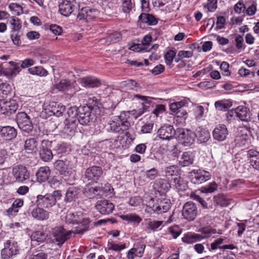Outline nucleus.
Here are the masks:
<instances>
[{
  "label": "nucleus",
  "mask_w": 259,
  "mask_h": 259,
  "mask_svg": "<svg viewBox=\"0 0 259 259\" xmlns=\"http://www.w3.org/2000/svg\"><path fill=\"white\" fill-rule=\"evenodd\" d=\"M12 173L16 180L18 182L23 183L29 178V172L27 167L23 165H17L14 166Z\"/></svg>",
  "instance_id": "9"
},
{
  "label": "nucleus",
  "mask_w": 259,
  "mask_h": 259,
  "mask_svg": "<svg viewBox=\"0 0 259 259\" xmlns=\"http://www.w3.org/2000/svg\"><path fill=\"white\" fill-rule=\"evenodd\" d=\"M224 239L223 238H219L214 241L210 244V249L211 250H215L218 248H222V246H220L224 242Z\"/></svg>",
  "instance_id": "55"
},
{
  "label": "nucleus",
  "mask_w": 259,
  "mask_h": 259,
  "mask_svg": "<svg viewBox=\"0 0 259 259\" xmlns=\"http://www.w3.org/2000/svg\"><path fill=\"white\" fill-rule=\"evenodd\" d=\"M122 11L124 13H129L135 6L134 0H120Z\"/></svg>",
  "instance_id": "38"
},
{
  "label": "nucleus",
  "mask_w": 259,
  "mask_h": 259,
  "mask_svg": "<svg viewBox=\"0 0 259 259\" xmlns=\"http://www.w3.org/2000/svg\"><path fill=\"white\" fill-rule=\"evenodd\" d=\"M110 130L114 133H121L120 123L113 120H110L109 122Z\"/></svg>",
  "instance_id": "51"
},
{
  "label": "nucleus",
  "mask_w": 259,
  "mask_h": 259,
  "mask_svg": "<svg viewBox=\"0 0 259 259\" xmlns=\"http://www.w3.org/2000/svg\"><path fill=\"white\" fill-rule=\"evenodd\" d=\"M158 137L162 140H169L175 135V130L172 125L161 127L157 132Z\"/></svg>",
  "instance_id": "18"
},
{
  "label": "nucleus",
  "mask_w": 259,
  "mask_h": 259,
  "mask_svg": "<svg viewBox=\"0 0 259 259\" xmlns=\"http://www.w3.org/2000/svg\"><path fill=\"white\" fill-rule=\"evenodd\" d=\"M146 245L144 244H140L136 248L131 249L128 252L127 257L128 258H134L133 254L138 257L142 256L144 253Z\"/></svg>",
  "instance_id": "31"
},
{
  "label": "nucleus",
  "mask_w": 259,
  "mask_h": 259,
  "mask_svg": "<svg viewBox=\"0 0 259 259\" xmlns=\"http://www.w3.org/2000/svg\"><path fill=\"white\" fill-rule=\"evenodd\" d=\"M18 108V105L15 100H0V114L9 116L15 113Z\"/></svg>",
  "instance_id": "8"
},
{
  "label": "nucleus",
  "mask_w": 259,
  "mask_h": 259,
  "mask_svg": "<svg viewBox=\"0 0 259 259\" xmlns=\"http://www.w3.org/2000/svg\"><path fill=\"white\" fill-rule=\"evenodd\" d=\"M54 167L60 175L68 177L73 173L71 162L67 159L57 160L54 163Z\"/></svg>",
  "instance_id": "3"
},
{
  "label": "nucleus",
  "mask_w": 259,
  "mask_h": 259,
  "mask_svg": "<svg viewBox=\"0 0 259 259\" xmlns=\"http://www.w3.org/2000/svg\"><path fill=\"white\" fill-rule=\"evenodd\" d=\"M174 186L178 190L184 191L187 188L186 182L181 177H178L173 179Z\"/></svg>",
  "instance_id": "44"
},
{
  "label": "nucleus",
  "mask_w": 259,
  "mask_h": 259,
  "mask_svg": "<svg viewBox=\"0 0 259 259\" xmlns=\"http://www.w3.org/2000/svg\"><path fill=\"white\" fill-rule=\"evenodd\" d=\"M145 221L146 222V230L147 231H156L163 223L162 221H155L151 219H146Z\"/></svg>",
  "instance_id": "35"
},
{
  "label": "nucleus",
  "mask_w": 259,
  "mask_h": 259,
  "mask_svg": "<svg viewBox=\"0 0 259 259\" xmlns=\"http://www.w3.org/2000/svg\"><path fill=\"white\" fill-rule=\"evenodd\" d=\"M193 157L192 154L186 152H184L179 160V164L182 166H187L193 163Z\"/></svg>",
  "instance_id": "34"
},
{
  "label": "nucleus",
  "mask_w": 259,
  "mask_h": 259,
  "mask_svg": "<svg viewBox=\"0 0 259 259\" xmlns=\"http://www.w3.org/2000/svg\"><path fill=\"white\" fill-rule=\"evenodd\" d=\"M176 56V53L174 51H169L164 55L165 63L167 65H170L172 63L174 58Z\"/></svg>",
  "instance_id": "52"
},
{
  "label": "nucleus",
  "mask_w": 259,
  "mask_h": 259,
  "mask_svg": "<svg viewBox=\"0 0 259 259\" xmlns=\"http://www.w3.org/2000/svg\"><path fill=\"white\" fill-rule=\"evenodd\" d=\"M9 8L14 15L19 16L23 13L22 7L16 3H11Z\"/></svg>",
  "instance_id": "48"
},
{
  "label": "nucleus",
  "mask_w": 259,
  "mask_h": 259,
  "mask_svg": "<svg viewBox=\"0 0 259 259\" xmlns=\"http://www.w3.org/2000/svg\"><path fill=\"white\" fill-rule=\"evenodd\" d=\"M12 27V31L15 32L19 30L21 27V23L19 18L15 16H12L9 20Z\"/></svg>",
  "instance_id": "45"
},
{
  "label": "nucleus",
  "mask_w": 259,
  "mask_h": 259,
  "mask_svg": "<svg viewBox=\"0 0 259 259\" xmlns=\"http://www.w3.org/2000/svg\"><path fill=\"white\" fill-rule=\"evenodd\" d=\"M213 200L214 203L223 207L228 206L230 203L231 201V199L227 198L223 194H219L214 196L213 198Z\"/></svg>",
  "instance_id": "37"
},
{
  "label": "nucleus",
  "mask_w": 259,
  "mask_h": 259,
  "mask_svg": "<svg viewBox=\"0 0 259 259\" xmlns=\"http://www.w3.org/2000/svg\"><path fill=\"white\" fill-rule=\"evenodd\" d=\"M80 83L82 86L87 88H96L100 85V81L92 76H87L80 78Z\"/></svg>",
  "instance_id": "24"
},
{
  "label": "nucleus",
  "mask_w": 259,
  "mask_h": 259,
  "mask_svg": "<svg viewBox=\"0 0 259 259\" xmlns=\"http://www.w3.org/2000/svg\"><path fill=\"white\" fill-rule=\"evenodd\" d=\"M16 120L20 130L27 134L30 133L33 130L32 123L25 112H19L17 115Z\"/></svg>",
  "instance_id": "4"
},
{
  "label": "nucleus",
  "mask_w": 259,
  "mask_h": 259,
  "mask_svg": "<svg viewBox=\"0 0 259 259\" xmlns=\"http://www.w3.org/2000/svg\"><path fill=\"white\" fill-rule=\"evenodd\" d=\"M235 41L236 42L235 46L237 50H239V52L241 50L245 48V44L244 43L243 37L240 35H236L235 37Z\"/></svg>",
  "instance_id": "50"
},
{
  "label": "nucleus",
  "mask_w": 259,
  "mask_h": 259,
  "mask_svg": "<svg viewBox=\"0 0 259 259\" xmlns=\"http://www.w3.org/2000/svg\"><path fill=\"white\" fill-rule=\"evenodd\" d=\"M19 251L20 247L17 242L8 240L4 243V248L1 251L2 256L4 259H9L18 254Z\"/></svg>",
  "instance_id": "2"
},
{
  "label": "nucleus",
  "mask_w": 259,
  "mask_h": 259,
  "mask_svg": "<svg viewBox=\"0 0 259 259\" xmlns=\"http://www.w3.org/2000/svg\"><path fill=\"white\" fill-rule=\"evenodd\" d=\"M256 11V5L255 3L251 5L246 10V13L248 16H251L255 14Z\"/></svg>",
  "instance_id": "64"
},
{
  "label": "nucleus",
  "mask_w": 259,
  "mask_h": 259,
  "mask_svg": "<svg viewBox=\"0 0 259 259\" xmlns=\"http://www.w3.org/2000/svg\"><path fill=\"white\" fill-rule=\"evenodd\" d=\"M228 115L230 116L235 115L242 121H248L250 118L249 110L243 106H238L234 110L230 111Z\"/></svg>",
  "instance_id": "13"
},
{
  "label": "nucleus",
  "mask_w": 259,
  "mask_h": 259,
  "mask_svg": "<svg viewBox=\"0 0 259 259\" xmlns=\"http://www.w3.org/2000/svg\"><path fill=\"white\" fill-rule=\"evenodd\" d=\"M96 11L93 10L89 7L82 8L77 15V18L79 20H85L86 21L93 20L96 17Z\"/></svg>",
  "instance_id": "21"
},
{
  "label": "nucleus",
  "mask_w": 259,
  "mask_h": 259,
  "mask_svg": "<svg viewBox=\"0 0 259 259\" xmlns=\"http://www.w3.org/2000/svg\"><path fill=\"white\" fill-rule=\"evenodd\" d=\"M158 175V171L155 168H152L148 170L146 172V176L147 178L150 180H153Z\"/></svg>",
  "instance_id": "56"
},
{
  "label": "nucleus",
  "mask_w": 259,
  "mask_h": 259,
  "mask_svg": "<svg viewBox=\"0 0 259 259\" xmlns=\"http://www.w3.org/2000/svg\"><path fill=\"white\" fill-rule=\"evenodd\" d=\"M86 229L84 228L81 230L76 229L74 231H67L63 226H56L52 229L51 235L54 238L58 245H62L70 237L72 233L82 234Z\"/></svg>",
  "instance_id": "1"
},
{
  "label": "nucleus",
  "mask_w": 259,
  "mask_h": 259,
  "mask_svg": "<svg viewBox=\"0 0 259 259\" xmlns=\"http://www.w3.org/2000/svg\"><path fill=\"white\" fill-rule=\"evenodd\" d=\"M52 106V112L56 116L59 117L62 116L63 112L65 111V106H60L56 103H54Z\"/></svg>",
  "instance_id": "47"
},
{
  "label": "nucleus",
  "mask_w": 259,
  "mask_h": 259,
  "mask_svg": "<svg viewBox=\"0 0 259 259\" xmlns=\"http://www.w3.org/2000/svg\"><path fill=\"white\" fill-rule=\"evenodd\" d=\"M51 175V170L48 166L40 167L36 174V178L38 181L44 182L47 181Z\"/></svg>",
  "instance_id": "26"
},
{
  "label": "nucleus",
  "mask_w": 259,
  "mask_h": 259,
  "mask_svg": "<svg viewBox=\"0 0 259 259\" xmlns=\"http://www.w3.org/2000/svg\"><path fill=\"white\" fill-rule=\"evenodd\" d=\"M94 191L95 189L94 187L87 186V187L84 189V193L87 197H88L89 198H92L94 197Z\"/></svg>",
  "instance_id": "63"
},
{
  "label": "nucleus",
  "mask_w": 259,
  "mask_h": 259,
  "mask_svg": "<svg viewBox=\"0 0 259 259\" xmlns=\"http://www.w3.org/2000/svg\"><path fill=\"white\" fill-rule=\"evenodd\" d=\"M247 155L250 165L254 168L259 170V152L251 149L248 151Z\"/></svg>",
  "instance_id": "25"
},
{
  "label": "nucleus",
  "mask_w": 259,
  "mask_h": 259,
  "mask_svg": "<svg viewBox=\"0 0 259 259\" xmlns=\"http://www.w3.org/2000/svg\"><path fill=\"white\" fill-rule=\"evenodd\" d=\"M55 88L62 92H66L72 88L70 81L68 79H61L54 85Z\"/></svg>",
  "instance_id": "30"
},
{
  "label": "nucleus",
  "mask_w": 259,
  "mask_h": 259,
  "mask_svg": "<svg viewBox=\"0 0 259 259\" xmlns=\"http://www.w3.org/2000/svg\"><path fill=\"white\" fill-rule=\"evenodd\" d=\"M2 137L6 141H10L16 137V130L13 127L7 126L3 127L0 132Z\"/></svg>",
  "instance_id": "22"
},
{
  "label": "nucleus",
  "mask_w": 259,
  "mask_h": 259,
  "mask_svg": "<svg viewBox=\"0 0 259 259\" xmlns=\"http://www.w3.org/2000/svg\"><path fill=\"white\" fill-rule=\"evenodd\" d=\"M197 212L195 204L192 202H188L183 206L182 215L185 219L191 221L195 219Z\"/></svg>",
  "instance_id": "10"
},
{
  "label": "nucleus",
  "mask_w": 259,
  "mask_h": 259,
  "mask_svg": "<svg viewBox=\"0 0 259 259\" xmlns=\"http://www.w3.org/2000/svg\"><path fill=\"white\" fill-rule=\"evenodd\" d=\"M65 222L68 224H75V213L68 212L65 217Z\"/></svg>",
  "instance_id": "59"
},
{
  "label": "nucleus",
  "mask_w": 259,
  "mask_h": 259,
  "mask_svg": "<svg viewBox=\"0 0 259 259\" xmlns=\"http://www.w3.org/2000/svg\"><path fill=\"white\" fill-rule=\"evenodd\" d=\"M203 239L209 237L211 235L217 233V230L210 227H203L199 230Z\"/></svg>",
  "instance_id": "46"
},
{
  "label": "nucleus",
  "mask_w": 259,
  "mask_h": 259,
  "mask_svg": "<svg viewBox=\"0 0 259 259\" xmlns=\"http://www.w3.org/2000/svg\"><path fill=\"white\" fill-rule=\"evenodd\" d=\"M246 7L242 2L239 1L234 6V11L238 14H240L245 10Z\"/></svg>",
  "instance_id": "58"
},
{
  "label": "nucleus",
  "mask_w": 259,
  "mask_h": 259,
  "mask_svg": "<svg viewBox=\"0 0 259 259\" xmlns=\"http://www.w3.org/2000/svg\"><path fill=\"white\" fill-rule=\"evenodd\" d=\"M95 206L96 209L102 214H108L111 213L114 208V205L107 200L98 201Z\"/></svg>",
  "instance_id": "15"
},
{
  "label": "nucleus",
  "mask_w": 259,
  "mask_h": 259,
  "mask_svg": "<svg viewBox=\"0 0 259 259\" xmlns=\"http://www.w3.org/2000/svg\"><path fill=\"white\" fill-rule=\"evenodd\" d=\"M195 250L199 254L202 253L203 252H207L210 251L211 249L209 246V244L206 242H204L202 243H197L194 246Z\"/></svg>",
  "instance_id": "42"
},
{
  "label": "nucleus",
  "mask_w": 259,
  "mask_h": 259,
  "mask_svg": "<svg viewBox=\"0 0 259 259\" xmlns=\"http://www.w3.org/2000/svg\"><path fill=\"white\" fill-rule=\"evenodd\" d=\"M90 223V219L86 214L83 213L81 211L75 213V224H81L84 226V227L81 228V229L85 228L86 229L85 231H87V229L85 226L89 225ZM80 230H81V229Z\"/></svg>",
  "instance_id": "27"
},
{
  "label": "nucleus",
  "mask_w": 259,
  "mask_h": 259,
  "mask_svg": "<svg viewBox=\"0 0 259 259\" xmlns=\"http://www.w3.org/2000/svg\"><path fill=\"white\" fill-rule=\"evenodd\" d=\"M228 135V131L224 124L217 126L212 132L213 138L218 141H224Z\"/></svg>",
  "instance_id": "19"
},
{
  "label": "nucleus",
  "mask_w": 259,
  "mask_h": 259,
  "mask_svg": "<svg viewBox=\"0 0 259 259\" xmlns=\"http://www.w3.org/2000/svg\"><path fill=\"white\" fill-rule=\"evenodd\" d=\"M75 0H64L59 5V11L65 16H69L73 11Z\"/></svg>",
  "instance_id": "17"
},
{
  "label": "nucleus",
  "mask_w": 259,
  "mask_h": 259,
  "mask_svg": "<svg viewBox=\"0 0 259 259\" xmlns=\"http://www.w3.org/2000/svg\"><path fill=\"white\" fill-rule=\"evenodd\" d=\"M141 201L142 199L139 196H135L130 199L128 204L132 206H137L140 205Z\"/></svg>",
  "instance_id": "57"
},
{
  "label": "nucleus",
  "mask_w": 259,
  "mask_h": 259,
  "mask_svg": "<svg viewBox=\"0 0 259 259\" xmlns=\"http://www.w3.org/2000/svg\"><path fill=\"white\" fill-rule=\"evenodd\" d=\"M143 23H146L148 25H155L157 23V20L152 15L143 13L139 17Z\"/></svg>",
  "instance_id": "32"
},
{
  "label": "nucleus",
  "mask_w": 259,
  "mask_h": 259,
  "mask_svg": "<svg viewBox=\"0 0 259 259\" xmlns=\"http://www.w3.org/2000/svg\"><path fill=\"white\" fill-rule=\"evenodd\" d=\"M24 148L28 153L35 152L37 150V142L34 138H29L25 141Z\"/></svg>",
  "instance_id": "29"
},
{
  "label": "nucleus",
  "mask_w": 259,
  "mask_h": 259,
  "mask_svg": "<svg viewBox=\"0 0 259 259\" xmlns=\"http://www.w3.org/2000/svg\"><path fill=\"white\" fill-rule=\"evenodd\" d=\"M28 72L32 75H35L40 76H46L48 74V71L41 66H36L29 68L28 69Z\"/></svg>",
  "instance_id": "39"
},
{
  "label": "nucleus",
  "mask_w": 259,
  "mask_h": 259,
  "mask_svg": "<svg viewBox=\"0 0 259 259\" xmlns=\"http://www.w3.org/2000/svg\"><path fill=\"white\" fill-rule=\"evenodd\" d=\"M34 64V61L32 59H26L22 61L21 67L25 68Z\"/></svg>",
  "instance_id": "62"
},
{
  "label": "nucleus",
  "mask_w": 259,
  "mask_h": 259,
  "mask_svg": "<svg viewBox=\"0 0 259 259\" xmlns=\"http://www.w3.org/2000/svg\"><path fill=\"white\" fill-rule=\"evenodd\" d=\"M102 190V195L103 194L109 195L112 193L113 191V189L111 187V186L109 184H106L104 185V187H102L101 188Z\"/></svg>",
  "instance_id": "61"
},
{
  "label": "nucleus",
  "mask_w": 259,
  "mask_h": 259,
  "mask_svg": "<svg viewBox=\"0 0 259 259\" xmlns=\"http://www.w3.org/2000/svg\"><path fill=\"white\" fill-rule=\"evenodd\" d=\"M198 140L200 143H205L208 141L210 138V134L209 132L204 129H200L196 134Z\"/></svg>",
  "instance_id": "43"
},
{
  "label": "nucleus",
  "mask_w": 259,
  "mask_h": 259,
  "mask_svg": "<svg viewBox=\"0 0 259 259\" xmlns=\"http://www.w3.org/2000/svg\"><path fill=\"white\" fill-rule=\"evenodd\" d=\"M165 172L167 176H176L178 174V168L176 165H171L166 167Z\"/></svg>",
  "instance_id": "53"
},
{
  "label": "nucleus",
  "mask_w": 259,
  "mask_h": 259,
  "mask_svg": "<svg viewBox=\"0 0 259 259\" xmlns=\"http://www.w3.org/2000/svg\"><path fill=\"white\" fill-rule=\"evenodd\" d=\"M171 207V202L169 199H158L156 203L151 207L152 210L157 213H161L167 212Z\"/></svg>",
  "instance_id": "16"
},
{
  "label": "nucleus",
  "mask_w": 259,
  "mask_h": 259,
  "mask_svg": "<svg viewBox=\"0 0 259 259\" xmlns=\"http://www.w3.org/2000/svg\"><path fill=\"white\" fill-rule=\"evenodd\" d=\"M214 106L215 108L220 111H226L232 106V103L229 100H221L215 102Z\"/></svg>",
  "instance_id": "41"
},
{
  "label": "nucleus",
  "mask_w": 259,
  "mask_h": 259,
  "mask_svg": "<svg viewBox=\"0 0 259 259\" xmlns=\"http://www.w3.org/2000/svg\"><path fill=\"white\" fill-rule=\"evenodd\" d=\"M179 137L183 141L185 146H190L194 143L196 134L190 130H183Z\"/></svg>",
  "instance_id": "20"
},
{
  "label": "nucleus",
  "mask_w": 259,
  "mask_h": 259,
  "mask_svg": "<svg viewBox=\"0 0 259 259\" xmlns=\"http://www.w3.org/2000/svg\"><path fill=\"white\" fill-rule=\"evenodd\" d=\"M193 56V52L189 51H180L178 54L179 60L183 58H189Z\"/></svg>",
  "instance_id": "54"
},
{
  "label": "nucleus",
  "mask_w": 259,
  "mask_h": 259,
  "mask_svg": "<svg viewBox=\"0 0 259 259\" xmlns=\"http://www.w3.org/2000/svg\"><path fill=\"white\" fill-rule=\"evenodd\" d=\"M218 185L215 182L210 183L208 186L202 187L201 191L203 193H211L218 189Z\"/></svg>",
  "instance_id": "49"
},
{
  "label": "nucleus",
  "mask_w": 259,
  "mask_h": 259,
  "mask_svg": "<svg viewBox=\"0 0 259 259\" xmlns=\"http://www.w3.org/2000/svg\"><path fill=\"white\" fill-rule=\"evenodd\" d=\"M164 70V66L162 64H159L156 66L151 71L152 74L155 75H158L162 73Z\"/></svg>",
  "instance_id": "60"
},
{
  "label": "nucleus",
  "mask_w": 259,
  "mask_h": 259,
  "mask_svg": "<svg viewBox=\"0 0 259 259\" xmlns=\"http://www.w3.org/2000/svg\"><path fill=\"white\" fill-rule=\"evenodd\" d=\"M202 239H203V237L201 234L191 233L185 234L182 238L183 242L188 244H192Z\"/></svg>",
  "instance_id": "28"
},
{
  "label": "nucleus",
  "mask_w": 259,
  "mask_h": 259,
  "mask_svg": "<svg viewBox=\"0 0 259 259\" xmlns=\"http://www.w3.org/2000/svg\"><path fill=\"white\" fill-rule=\"evenodd\" d=\"M79 190L75 187H71L68 188L66 193L65 200L68 202H71L75 200L78 197Z\"/></svg>",
  "instance_id": "33"
},
{
  "label": "nucleus",
  "mask_w": 259,
  "mask_h": 259,
  "mask_svg": "<svg viewBox=\"0 0 259 259\" xmlns=\"http://www.w3.org/2000/svg\"><path fill=\"white\" fill-rule=\"evenodd\" d=\"M153 187L154 189L160 193H164L169 190L170 185L167 180L163 179H158L155 181Z\"/></svg>",
  "instance_id": "23"
},
{
  "label": "nucleus",
  "mask_w": 259,
  "mask_h": 259,
  "mask_svg": "<svg viewBox=\"0 0 259 259\" xmlns=\"http://www.w3.org/2000/svg\"><path fill=\"white\" fill-rule=\"evenodd\" d=\"M77 114L78 122L82 125H87L93 119L91 114V109L89 106H80L75 110Z\"/></svg>",
  "instance_id": "7"
},
{
  "label": "nucleus",
  "mask_w": 259,
  "mask_h": 259,
  "mask_svg": "<svg viewBox=\"0 0 259 259\" xmlns=\"http://www.w3.org/2000/svg\"><path fill=\"white\" fill-rule=\"evenodd\" d=\"M120 218L123 221L131 222L134 224H139L142 221V218L136 213H128L124 215H121Z\"/></svg>",
  "instance_id": "36"
},
{
  "label": "nucleus",
  "mask_w": 259,
  "mask_h": 259,
  "mask_svg": "<svg viewBox=\"0 0 259 259\" xmlns=\"http://www.w3.org/2000/svg\"><path fill=\"white\" fill-rule=\"evenodd\" d=\"M47 235L44 232L36 231L33 232L31 235V239L32 241H37L38 242H43L46 239Z\"/></svg>",
  "instance_id": "40"
},
{
  "label": "nucleus",
  "mask_w": 259,
  "mask_h": 259,
  "mask_svg": "<svg viewBox=\"0 0 259 259\" xmlns=\"http://www.w3.org/2000/svg\"><path fill=\"white\" fill-rule=\"evenodd\" d=\"M103 174L101 167L93 166L87 168L85 171V178L89 181L97 182Z\"/></svg>",
  "instance_id": "12"
},
{
  "label": "nucleus",
  "mask_w": 259,
  "mask_h": 259,
  "mask_svg": "<svg viewBox=\"0 0 259 259\" xmlns=\"http://www.w3.org/2000/svg\"><path fill=\"white\" fill-rule=\"evenodd\" d=\"M52 141L48 140L41 141L39 146V155L40 159L45 162L50 161L53 158V154L51 150Z\"/></svg>",
  "instance_id": "5"
},
{
  "label": "nucleus",
  "mask_w": 259,
  "mask_h": 259,
  "mask_svg": "<svg viewBox=\"0 0 259 259\" xmlns=\"http://www.w3.org/2000/svg\"><path fill=\"white\" fill-rule=\"evenodd\" d=\"M191 181L194 184H201L209 180L211 175L204 170H193L191 172Z\"/></svg>",
  "instance_id": "6"
},
{
  "label": "nucleus",
  "mask_w": 259,
  "mask_h": 259,
  "mask_svg": "<svg viewBox=\"0 0 259 259\" xmlns=\"http://www.w3.org/2000/svg\"><path fill=\"white\" fill-rule=\"evenodd\" d=\"M39 206L37 205L32 209L31 211L32 217L39 221L48 220L50 218V212Z\"/></svg>",
  "instance_id": "14"
},
{
  "label": "nucleus",
  "mask_w": 259,
  "mask_h": 259,
  "mask_svg": "<svg viewBox=\"0 0 259 259\" xmlns=\"http://www.w3.org/2000/svg\"><path fill=\"white\" fill-rule=\"evenodd\" d=\"M36 202L38 206L46 208L51 207L56 204L55 199L50 193L46 194L45 195H37Z\"/></svg>",
  "instance_id": "11"
}]
</instances>
